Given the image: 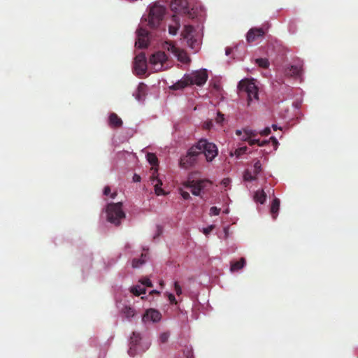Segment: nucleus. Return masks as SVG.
<instances>
[{"instance_id": "f257e3e1", "label": "nucleus", "mask_w": 358, "mask_h": 358, "mask_svg": "<svg viewBox=\"0 0 358 358\" xmlns=\"http://www.w3.org/2000/svg\"><path fill=\"white\" fill-rule=\"evenodd\" d=\"M166 13V8L157 3L150 8L149 13L143 19L148 22V26L150 29H155L161 24Z\"/></svg>"}, {"instance_id": "f03ea898", "label": "nucleus", "mask_w": 358, "mask_h": 358, "mask_svg": "<svg viewBox=\"0 0 358 358\" xmlns=\"http://www.w3.org/2000/svg\"><path fill=\"white\" fill-rule=\"evenodd\" d=\"M240 92L247 94L248 105L250 106L253 101H258V88L256 86L254 80L243 79L238 85Z\"/></svg>"}, {"instance_id": "7ed1b4c3", "label": "nucleus", "mask_w": 358, "mask_h": 358, "mask_svg": "<svg viewBox=\"0 0 358 358\" xmlns=\"http://www.w3.org/2000/svg\"><path fill=\"white\" fill-rule=\"evenodd\" d=\"M194 146L199 155L204 154L207 162H212L218 154L216 145L205 138L200 139Z\"/></svg>"}, {"instance_id": "20e7f679", "label": "nucleus", "mask_w": 358, "mask_h": 358, "mask_svg": "<svg viewBox=\"0 0 358 358\" xmlns=\"http://www.w3.org/2000/svg\"><path fill=\"white\" fill-rule=\"evenodd\" d=\"M122 203H111L108 204L106 208L107 220L117 226L120 224L121 220L125 217V213L122 210Z\"/></svg>"}, {"instance_id": "39448f33", "label": "nucleus", "mask_w": 358, "mask_h": 358, "mask_svg": "<svg viewBox=\"0 0 358 358\" xmlns=\"http://www.w3.org/2000/svg\"><path fill=\"white\" fill-rule=\"evenodd\" d=\"M141 339L142 338L139 333L133 332L132 336L130 337V347L128 350V354L130 357H134L137 354L143 352L148 348V343H146L145 347L141 344Z\"/></svg>"}, {"instance_id": "423d86ee", "label": "nucleus", "mask_w": 358, "mask_h": 358, "mask_svg": "<svg viewBox=\"0 0 358 358\" xmlns=\"http://www.w3.org/2000/svg\"><path fill=\"white\" fill-rule=\"evenodd\" d=\"M199 155V151H197L196 147L192 145L185 156L180 158L179 165L182 169H189L197 162V157Z\"/></svg>"}, {"instance_id": "0eeeda50", "label": "nucleus", "mask_w": 358, "mask_h": 358, "mask_svg": "<svg viewBox=\"0 0 358 358\" xmlns=\"http://www.w3.org/2000/svg\"><path fill=\"white\" fill-rule=\"evenodd\" d=\"M171 8L177 15L178 14L182 13L188 15L189 17H194L186 0H173L171 3Z\"/></svg>"}, {"instance_id": "6e6552de", "label": "nucleus", "mask_w": 358, "mask_h": 358, "mask_svg": "<svg viewBox=\"0 0 358 358\" xmlns=\"http://www.w3.org/2000/svg\"><path fill=\"white\" fill-rule=\"evenodd\" d=\"M209 183L208 180H187L184 182L183 185L191 190L192 194L195 196H199L202 189L206 188V185Z\"/></svg>"}, {"instance_id": "1a4fd4ad", "label": "nucleus", "mask_w": 358, "mask_h": 358, "mask_svg": "<svg viewBox=\"0 0 358 358\" xmlns=\"http://www.w3.org/2000/svg\"><path fill=\"white\" fill-rule=\"evenodd\" d=\"M189 83L191 85H196L201 86L204 85L208 80V73L206 69L195 71L190 75H188Z\"/></svg>"}, {"instance_id": "9d476101", "label": "nucleus", "mask_w": 358, "mask_h": 358, "mask_svg": "<svg viewBox=\"0 0 358 358\" xmlns=\"http://www.w3.org/2000/svg\"><path fill=\"white\" fill-rule=\"evenodd\" d=\"M147 70L146 58L144 53L137 55L134 59V71L138 76L144 75Z\"/></svg>"}, {"instance_id": "9b49d317", "label": "nucleus", "mask_w": 358, "mask_h": 358, "mask_svg": "<svg viewBox=\"0 0 358 358\" xmlns=\"http://www.w3.org/2000/svg\"><path fill=\"white\" fill-rule=\"evenodd\" d=\"M149 43V32L144 28L140 27L137 30V40L135 45L140 49L145 48Z\"/></svg>"}, {"instance_id": "f8f14e48", "label": "nucleus", "mask_w": 358, "mask_h": 358, "mask_svg": "<svg viewBox=\"0 0 358 358\" xmlns=\"http://www.w3.org/2000/svg\"><path fill=\"white\" fill-rule=\"evenodd\" d=\"M166 60V55L164 52L159 51L151 55L150 63L157 67L156 71H160Z\"/></svg>"}, {"instance_id": "ddd939ff", "label": "nucleus", "mask_w": 358, "mask_h": 358, "mask_svg": "<svg viewBox=\"0 0 358 358\" xmlns=\"http://www.w3.org/2000/svg\"><path fill=\"white\" fill-rule=\"evenodd\" d=\"M162 315L159 311L150 308L145 311L142 316V322L147 323L148 322H157L161 320Z\"/></svg>"}, {"instance_id": "4468645a", "label": "nucleus", "mask_w": 358, "mask_h": 358, "mask_svg": "<svg viewBox=\"0 0 358 358\" xmlns=\"http://www.w3.org/2000/svg\"><path fill=\"white\" fill-rule=\"evenodd\" d=\"M265 34V31L262 28H252L246 35V40L248 43H252L259 38H262Z\"/></svg>"}, {"instance_id": "2eb2a0df", "label": "nucleus", "mask_w": 358, "mask_h": 358, "mask_svg": "<svg viewBox=\"0 0 358 358\" xmlns=\"http://www.w3.org/2000/svg\"><path fill=\"white\" fill-rule=\"evenodd\" d=\"M122 120L120 117H118V115L115 113H112L109 115L108 118V124L112 128H120L122 126Z\"/></svg>"}, {"instance_id": "dca6fc26", "label": "nucleus", "mask_w": 358, "mask_h": 358, "mask_svg": "<svg viewBox=\"0 0 358 358\" xmlns=\"http://www.w3.org/2000/svg\"><path fill=\"white\" fill-rule=\"evenodd\" d=\"M155 171L153 173L150 178L152 183L154 184L155 191L157 195L164 194V190L162 189V182L157 178V176L155 175Z\"/></svg>"}, {"instance_id": "f3484780", "label": "nucleus", "mask_w": 358, "mask_h": 358, "mask_svg": "<svg viewBox=\"0 0 358 358\" xmlns=\"http://www.w3.org/2000/svg\"><path fill=\"white\" fill-rule=\"evenodd\" d=\"M172 20L174 22V24L169 25V31L170 34L176 35L180 28V18L178 15H173Z\"/></svg>"}, {"instance_id": "a211bd4d", "label": "nucleus", "mask_w": 358, "mask_h": 358, "mask_svg": "<svg viewBox=\"0 0 358 358\" xmlns=\"http://www.w3.org/2000/svg\"><path fill=\"white\" fill-rule=\"evenodd\" d=\"M245 265V259L241 257L239 261L231 262L230 271L231 272H236L243 268Z\"/></svg>"}, {"instance_id": "6ab92c4d", "label": "nucleus", "mask_w": 358, "mask_h": 358, "mask_svg": "<svg viewBox=\"0 0 358 358\" xmlns=\"http://www.w3.org/2000/svg\"><path fill=\"white\" fill-rule=\"evenodd\" d=\"M188 85H190V83H189L188 76H186L184 77V78L182 80H180L179 81H178L177 83H176L175 84H173L171 87V89L173 90H178L183 89Z\"/></svg>"}, {"instance_id": "aec40b11", "label": "nucleus", "mask_w": 358, "mask_h": 358, "mask_svg": "<svg viewBox=\"0 0 358 358\" xmlns=\"http://www.w3.org/2000/svg\"><path fill=\"white\" fill-rule=\"evenodd\" d=\"M280 199L275 198L273 200L271 206V213L273 219H276L280 208Z\"/></svg>"}, {"instance_id": "412c9836", "label": "nucleus", "mask_w": 358, "mask_h": 358, "mask_svg": "<svg viewBox=\"0 0 358 358\" xmlns=\"http://www.w3.org/2000/svg\"><path fill=\"white\" fill-rule=\"evenodd\" d=\"M174 56L177 57L178 61L185 64H187L190 61L186 52L180 48L178 49V50L177 51Z\"/></svg>"}, {"instance_id": "4be33fe9", "label": "nucleus", "mask_w": 358, "mask_h": 358, "mask_svg": "<svg viewBox=\"0 0 358 358\" xmlns=\"http://www.w3.org/2000/svg\"><path fill=\"white\" fill-rule=\"evenodd\" d=\"M301 68L297 66H291L285 71V74L289 76H298L301 75Z\"/></svg>"}, {"instance_id": "5701e85b", "label": "nucleus", "mask_w": 358, "mask_h": 358, "mask_svg": "<svg viewBox=\"0 0 358 358\" xmlns=\"http://www.w3.org/2000/svg\"><path fill=\"white\" fill-rule=\"evenodd\" d=\"M146 257H147V255L145 253V254H142L141 255V258L138 259V258H134L133 260H132V267L133 268H138L139 266H141V265H143L145 262H146Z\"/></svg>"}, {"instance_id": "b1692460", "label": "nucleus", "mask_w": 358, "mask_h": 358, "mask_svg": "<svg viewBox=\"0 0 358 358\" xmlns=\"http://www.w3.org/2000/svg\"><path fill=\"white\" fill-rule=\"evenodd\" d=\"M255 199L261 204L264 203L266 199V194L264 190H258L255 192Z\"/></svg>"}, {"instance_id": "393cba45", "label": "nucleus", "mask_w": 358, "mask_h": 358, "mask_svg": "<svg viewBox=\"0 0 358 358\" xmlns=\"http://www.w3.org/2000/svg\"><path fill=\"white\" fill-rule=\"evenodd\" d=\"M145 288L141 285H136L131 288V292L135 296H140L141 294H145Z\"/></svg>"}, {"instance_id": "a878e982", "label": "nucleus", "mask_w": 358, "mask_h": 358, "mask_svg": "<svg viewBox=\"0 0 358 358\" xmlns=\"http://www.w3.org/2000/svg\"><path fill=\"white\" fill-rule=\"evenodd\" d=\"M163 48L164 50H166L169 52H171L173 55L177 52L178 50V48L175 45V44L172 42H165L163 45Z\"/></svg>"}, {"instance_id": "bb28decb", "label": "nucleus", "mask_w": 358, "mask_h": 358, "mask_svg": "<svg viewBox=\"0 0 358 358\" xmlns=\"http://www.w3.org/2000/svg\"><path fill=\"white\" fill-rule=\"evenodd\" d=\"M163 48L164 50H166L169 52H171L173 55L177 52L178 50V48L175 45V44L172 42H165L163 45Z\"/></svg>"}, {"instance_id": "cd10ccee", "label": "nucleus", "mask_w": 358, "mask_h": 358, "mask_svg": "<svg viewBox=\"0 0 358 358\" xmlns=\"http://www.w3.org/2000/svg\"><path fill=\"white\" fill-rule=\"evenodd\" d=\"M194 27L192 25H185L184 27V30L182 33V35L183 36L184 38H189V37L193 36L192 33L194 31Z\"/></svg>"}, {"instance_id": "c85d7f7f", "label": "nucleus", "mask_w": 358, "mask_h": 358, "mask_svg": "<svg viewBox=\"0 0 358 358\" xmlns=\"http://www.w3.org/2000/svg\"><path fill=\"white\" fill-rule=\"evenodd\" d=\"M243 179L245 181H253L257 179V175H255L253 171L247 169L244 171Z\"/></svg>"}, {"instance_id": "c756f323", "label": "nucleus", "mask_w": 358, "mask_h": 358, "mask_svg": "<svg viewBox=\"0 0 358 358\" xmlns=\"http://www.w3.org/2000/svg\"><path fill=\"white\" fill-rule=\"evenodd\" d=\"M122 312L127 318L133 317L136 315L135 310L130 306H124Z\"/></svg>"}, {"instance_id": "7c9ffc66", "label": "nucleus", "mask_w": 358, "mask_h": 358, "mask_svg": "<svg viewBox=\"0 0 358 358\" xmlns=\"http://www.w3.org/2000/svg\"><path fill=\"white\" fill-rule=\"evenodd\" d=\"M243 133L245 134V138H241L242 141H248L249 138L252 137H255L257 135L256 131L252 130L249 128H245L243 129Z\"/></svg>"}, {"instance_id": "2f4dec72", "label": "nucleus", "mask_w": 358, "mask_h": 358, "mask_svg": "<svg viewBox=\"0 0 358 358\" xmlns=\"http://www.w3.org/2000/svg\"><path fill=\"white\" fill-rule=\"evenodd\" d=\"M255 62L259 67L264 69H267L269 66V62L266 58L256 59Z\"/></svg>"}, {"instance_id": "473e14b6", "label": "nucleus", "mask_w": 358, "mask_h": 358, "mask_svg": "<svg viewBox=\"0 0 358 358\" xmlns=\"http://www.w3.org/2000/svg\"><path fill=\"white\" fill-rule=\"evenodd\" d=\"M188 45L192 49H196L199 46V42L196 39L194 38L193 36L187 38Z\"/></svg>"}, {"instance_id": "72a5a7b5", "label": "nucleus", "mask_w": 358, "mask_h": 358, "mask_svg": "<svg viewBox=\"0 0 358 358\" xmlns=\"http://www.w3.org/2000/svg\"><path fill=\"white\" fill-rule=\"evenodd\" d=\"M247 141H248V143L250 145H254L255 144H257L259 146H264L268 143L267 141H260V140H259V139H252L251 138H249V140H248Z\"/></svg>"}, {"instance_id": "f704fd0d", "label": "nucleus", "mask_w": 358, "mask_h": 358, "mask_svg": "<svg viewBox=\"0 0 358 358\" xmlns=\"http://www.w3.org/2000/svg\"><path fill=\"white\" fill-rule=\"evenodd\" d=\"M147 159L151 165L155 166V165L157 164V162H158L157 157L153 153H148L147 155Z\"/></svg>"}, {"instance_id": "c9c22d12", "label": "nucleus", "mask_w": 358, "mask_h": 358, "mask_svg": "<svg viewBox=\"0 0 358 358\" xmlns=\"http://www.w3.org/2000/svg\"><path fill=\"white\" fill-rule=\"evenodd\" d=\"M253 173L255 175H258L262 171V164L259 160H257L253 166Z\"/></svg>"}, {"instance_id": "e433bc0d", "label": "nucleus", "mask_w": 358, "mask_h": 358, "mask_svg": "<svg viewBox=\"0 0 358 358\" xmlns=\"http://www.w3.org/2000/svg\"><path fill=\"white\" fill-rule=\"evenodd\" d=\"M141 285L145 287V286L148 287H152L153 286L151 280L148 278H144L139 280Z\"/></svg>"}, {"instance_id": "4c0bfd02", "label": "nucleus", "mask_w": 358, "mask_h": 358, "mask_svg": "<svg viewBox=\"0 0 358 358\" xmlns=\"http://www.w3.org/2000/svg\"><path fill=\"white\" fill-rule=\"evenodd\" d=\"M247 147L246 146H243V147H241L239 148H237L235 151H234V155L237 157H239L241 155L245 154L247 151Z\"/></svg>"}, {"instance_id": "58836bf2", "label": "nucleus", "mask_w": 358, "mask_h": 358, "mask_svg": "<svg viewBox=\"0 0 358 358\" xmlns=\"http://www.w3.org/2000/svg\"><path fill=\"white\" fill-rule=\"evenodd\" d=\"M183 354L186 358H193L194 357L193 351L191 348L186 347L183 351Z\"/></svg>"}, {"instance_id": "ea45409f", "label": "nucleus", "mask_w": 358, "mask_h": 358, "mask_svg": "<svg viewBox=\"0 0 358 358\" xmlns=\"http://www.w3.org/2000/svg\"><path fill=\"white\" fill-rule=\"evenodd\" d=\"M169 334L167 332L162 333L159 336V341L162 343H165L168 341Z\"/></svg>"}, {"instance_id": "a19ab883", "label": "nucleus", "mask_w": 358, "mask_h": 358, "mask_svg": "<svg viewBox=\"0 0 358 358\" xmlns=\"http://www.w3.org/2000/svg\"><path fill=\"white\" fill-rule=\"evenodd\" d=\"M220 212V208H217L215 206H213L210 209V214L211 215H218Z\"/></svg>"}, {"instance_id": "79ce46f5", "label": "nucleus", "mask_w": 358, "mask_h": 358, "mask_svg": "<svg viewBox=\"0 0 358 358\" xmlns=\"http://www.w3.org/2000/svg\"><path fill=\"white\" fill-rule=\"evenodd\" d=\"M174 289L178 296L182 294V289L178 282H175L174 283Z\"/></svg>"}, {"instance_id": "37998d69", "label": "nucleus", "mask_w": 358, "mask_h": 358, "mask_svg": "<svg viewBox=\"0 0 358 358\" xmlns=\"http://www.w3.org/2000/svg\"><path fill=\"white\" fill-rule=\"evenodd\" d=\"M224 115L222 114L220 112H218L217 115V117H216V122H217V123L222 124V122L224 121Z\"/></svg>"}, {"instance_id": "c03bdc74", "label": "nucleus", "mask_w": 358, "mask_h": 358, "mask_svg": "<svg viewBox=\"0 0 358 358\" xmlns=\"http://www.w3.org/2000/svg\"><path fill=\"white\" fill-rule=\"evenodd\" d=\"M168 298L171 303L177 304V301L176 299L175 296L173 294H169Z\"/></svg>"}, {"instance_id": "a18cd8bd", "label": "nucleus", "mask_w": 358, "mask_h": 358, "mask_svg": "<svg viewBox=\"0 0 358 358\" xmlns=\"http://www.w3.org/2000/svg\"><path fill=\"white\" fill-rule=\"evenodd\" d=\"M271 133V129L269 127L265 128L264 130L259 132L262 136H268Z\"/></svg>"}, {"instance_id": "49530a36", "label": "nucleus", "mask_w": 358, "mask_h": 358, "mask_svg": "<svg viewBox=\"0 0 358 358\" xmlns=\"http://www.w3.org/2000/svg\"><path fill=\"white\" fill-rule=\"evenodd\" d=\"M181 196L185 200H187L190 198L189 194L187 192L182 191Z\"/></svg>"}, {"instance_id": "de8ad7c7", "label": "nucleus", "mask_w": 358, "mask_h": 358, "mask_svg": "<svg viewBox=\"0 0 358 358\" xmlns=\"http://www.w3.org/2000/svg\"><path fill=\"white\" fill-rule=\"evenodd\" d=\"M110 194V188L109 186H106L103 189V194L108 196Z\"/></svg>"}, {"instance_id": "09e8293b", "label": "nucleus", "mask_w": 358, "mask_h": 358, "mask_svg": "<svg viewBox=\"0 0 358 358\" xmlns=\"http://www.w3.org/2000/svg\"><path fill=\"white\" fill-rule=\"evenodd\" d=\"M141 176L138 174H134L133 176V181L135 182H140L141 181Z\"/></svg>"}, {"instance_id": "8fccbe9b", "label": "nucleus", "mask_w": 358, "mask_h": 358, "mask_svg": "<svg viewBox=\"0 0 358 358\" xmlns=\"http://www.w3.org/2000/svg\"><path fill=\"white\" fill-rule=\"evenodd\" d=\"M213 229V226H210V227H207V228H204L203 229V233L205 234H209L212 231Z\"/></svg>"}, {"instance_id": "3c124183", "label": "nucleus", "mask_w": 358, "mask_h": 358, "mask_svg": "<svg viewBox=\"0 0 358 358\" xmlns=\"http://www.w3.org/2000/svg\"><path fill=\"white\" fill-rule=\"evenodd\" d=\"M229 180L228 178H225L222 180V183L227 187L229 184Z\"/></svg>"}, {"instance_id": "603ef678", "label": "nucleus", "mask_w": 358, "mask_h": 358, "mask_svg": "<svg viewBox=\"0 0 358 358\" xmlns=\"http://www.w3.org/2000/svg\"><path fill=\"white\" fill-rule=\"evenodd\" d=\"M270 139L273 141V143L274 144V145L276 146L278 144V142L275 137H271Z\"/></svg>"}, {"instance_id": "864d4df0", "label": "nucleus", "mask_w": 358, "mask_h": 358, "mask_svg": "<svg viewBox=\"0 0 358 358\" xmlns=\"http://www.w3.org/2000/svg\"><path fill=\"white\" fill-rule=\"evenodd\" d=\"M232 51V49L231 48H227L225 50V53L227 55H229Z\"/></svg>"}, {"instance_id": "5fc2aeb1", "label": "nucleus", "mask_w": 358, "mask_h": 358, "mask_svg": "<svg viewBox=\"0 0 358 358\" xmlns=\"http://www.w3.org/2000/svg\"><path fill=\"white\" fill-rule=\"evenodd\" d=\"M143 87H143V84H141V85H140L138 86V92L139 94L143 91Z\"/></svg>"}, {"instance_id": "6e6d98bb", "label": "nucleus", "mask_w": 358, "mask_h": 358, "mask_svg": "<svg viewBox=\"0 0 358 358\" xmlns=\"http://www.w3.org/2000/svg\"><path fill=\"white\" fill-rule=\"evenodd\" d=\"M243 132V130L241 131V130L238 129L236 131V134L238 136H241L242 135Z\"/></svg>"}, {"instance_id": "4d7b16f0", "label": "nucleus", "mask_w": 358, "mask_h": 358, "mask_svg": "<svg viewBox=\"0 0 358 358\" xmlns=\"http://www.w3.org/2000/svg\"><path fill=\"white\" fill-rule=\"evenodd\" d=\"M150 294H160V292H158V291H157V290H152V291H151V292H150Z\"/></svg>"}, {"instance_id": "13d9d810", "label": "nucleus", "mask_w": 358, "mask_h": 358, "mask_svg": "<svg viewBox=\"0 0 358 358\" xmlns=\"http://www.w3.org/2000/svg\"><path fill=\"white\" fill-rule=\"evenodd\" d=\"M116 195H117V193L116 192H113V194H110V197L112 199H114V198H115Z\"/></svg>"}, {"instance_id": "bf43d9fd", "label": "nucleus", "mask_w": 358, "mask_h": 358, "mask_svg": "<svg viewBox=\"0 0 358 358\" xmlns=\"http://www.w3.org/2000/svg\"><path fill=\"white\" fill-rule=\"evenodd\" d=\"M272 128L273 129V130H277L278 129V127L276 124H273L272 125Z\"/></svg>"}, {"instance_id": "052dcab7", "label": "nucleus", "mask_w": 358, "mask_h": 358, "mask_svg": "<svg viewBox=\"0 0 358 358\" xmlns=\"http://www.w3.org/2000/svg\"><path fill=\"white\" fill-rule=\"evenodd\" d=\"M241 138H245V134Z\"/></svg>"}]
</instances>
